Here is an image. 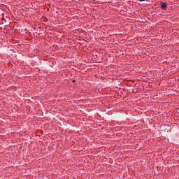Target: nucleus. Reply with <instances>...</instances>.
Masks as SVG:
<instances>
[{
	"mask_svg": "<svg viewBox=\"0 0 179 179\" xmlns=\"http://www.w3.org/2000/svg\"><path fill=\"white\" fill-rule=\"evenodd\" d=\"M161 8H162V10H166L167 9V4L162 3L161 6Z\"/></svg>",
	"mask_w": 179,
	"mask_h": 179,
	"instance_id": "f257e3e1",
	"label": "nucleus"
},
{
	"mask_svg": "<svg viewBox=\"0 0 179 179\" xmlns=\"http://www.w3.org/2000/svg\"><path fill=\"white\" fill-rule=\"evenodd\" d=\"M73 82H75V80H73Z\"/></svg>",
	"mask_w": 179,
	"mask_h": 179,
	"instance_id": "f03ea898",
	"label": "nucleus"
}]
</instances>
